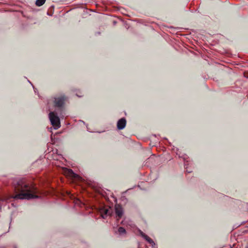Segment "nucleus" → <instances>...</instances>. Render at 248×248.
<instances>
[{
	"instance_id": "f257e3e1",
	"label": "nucleus",
	"mask_w": 248,
	"mask_h": 248,
	"mask_svg": "<svg viewBox=\"0 0 248 248\" xmlns=\"http://www.w3.org/2000/svg\"><path fill=\"white\" fill-rule=\"evenodd\" d=\"M14 186L16 193H17L13 198L16 199H27L38 198L36 195V189L29 185L24 179L16 180Z\"/></svg>"
},
{
	"instance_id": "f03ea898",
	"label": "nucleus",
	"mask_w": 248,
	"mask_h": 248,
	"mask_svg": "<svg viewBox=\"0 0 248 248\" xmlns=\"http://www.w3.org/2000/svg\"><path fill=\"white\" fill-rule=\"evenodd\" d=\"M49 118L51 124L53 125L55 129H57L61 126L60 119L59 117L56 115L54 112H50L49 114Z\"/></svg>"
},
{
	"instance_id": "7ed1b4c3",
	"label": "nucleus",
	"mask_w": 248,
	"mask_h": 248,
	"mask_svg": "<svg viewBox=\"0 0 248 248\" xmlns=\"http://www.w3.org/2000/svg\"><path fill=\"white\" fill-rule=\"evenodd\" d=\"M65 100L64 96H61L54 98V103L56 107H61L64 104Z\"/></svg>"
},
{
	"instance_id": "20e7f679",
	"label": "nucleus",
	"mask_w": 248,
	"mask_h": 248,
	"mask_svg": "<svg viewBox=\"0 0 248 248\" xmlns=\"http://www.w3.org/2000/svg\"><path fill=\"white\" fill-rule=\"evenodd\" d=\"M115 213L118 219L120 218L123 215V210L122 207L119 204H116L115 206Z\"/></svg>"
},
{
	"instance_id": "39448f33",
	"label": "nucleus",
	"mask_w": 248,
	"mask_h": 248,
	"mask_svg": "<svg viewBox=\"0 0 248 248\" xmlns=\"http://www.w3.org/2000/svg\"><path fill=\"white\" fill-rule=\"evenodd\" d=\"M65 174L67 176L71 177L75 179H78L80 177L78 175L75 173L72 170L70 169H66L64 171Z\"/></svg>"
},
{
	"instance_id": "423d86ee",
	"label": "nucleus",
	"mask_w": 248,
	"mask_h": 248,
	"mask_svg": "<svg viewBox=\"0 0 248 248\" xmlns=\"http://www.w3.org/2000/svg\"><path fill=\"white\" fill-rule=\"evenodd\" d=\"M126 125V120L124 118L120 119L117 123V128L121 130L124 129Z\"/></svg>"
},
{
	"instance_id": "0eeeda50",
	"label": "nucleus",
	"mask_w": 248,
	"mask_h": 248,
	"mask_svg": "<svg viewBox=\"0 0 248 248\" xmlns=\"http://www.w3.org/2000/svg\"><path fill=\"white\" fill-rule=\"evenodd\" d=\"M100 213H101V216H102V218H105L106 216L108 214H109V209H102L100 211Z\"/></svg>"
},
{
	"instance_id": "6e6552de",
	"label": "nucleus",
	"mask_w": 248,
	"mask_h": 248,
	"mask_svg": "<svg viewBox=\"0 0 248 248\" xmlns=\"http://www.w3.org/2000/svg\"><path fill=\"white\" fill-rule=\"evenodd\" d=\"M46 0H37L36 1L35 4L38 6H41L44 4Z\"/></svg>"
},
{
	"instance_id": "1a4fd4ad",
	"label": "nucleus",
	"mask_w": 248,
	"mask_h": 248,
	"mask_svg": "<svg viewBox=\"0 0 248 248\" xmlns=\"http://www.w3.org/2000/svg\"><path fill=\"white\" fill-rule=\"evenodd\" d=\"M140 233L141 235V236L144 238L146 241L150 238L148 235L142 232L141 231H140Z\"/></svg>"
},
{
	"instance_id": "9d476101",
	"label": "nucleus",
	"mask_w": 248,
	"mask_h": 248,
	"mask_svg": "<svg viewBox=\"0 0 248 248\" xmlns=\"http://www.w3.org/2000/svg\"><path fill=\"white\" fill-rule=\"evenodd\" d=\"M118 232L120 234H122L125 233V230L124 228L120 227L118 229Z\"/></svg>"
},
{
	"instance_id": "9b49d317",
	"label": "nucleus",
	"mask_w": 248,
	"mask_h": 248,
	"mask_svg": "<svg viewBox=\"0 0 248 248\" xmlns=\"http://www.w3.org/2000/svg\"><path fill=\"white\" fill-rule=\"evenodd\" d=\"M147 241L150 243V244H151L152 246H154L155 245V243H154V242L153 241V240L152 239H151L150 238H149L147 240Z\"/></svg>"
}]
</instances>
